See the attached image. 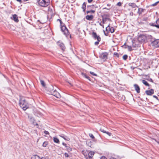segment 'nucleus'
<instances>
[{
	"label": "nucleus",
	"instance_id": "nucleus-1",
	"mask_svg": "<svg viewBox=\"0 0 159 159\" xmlns=\"http://www.w3.org/2000/svg\"><path fill=\"white\" fill-rule=\"evenodd\" d=\"M19 105L23 110L25 111L29 108L27 102L26 101L25 98L22 97L20 98L19 102Z\"/></svg>",
	"mask_w": 159,
	"mask_h": 159
},
{
	"label": "nucleus",
	"instance_id": "nucleus-2",
	"mask_svg": "<svg viewBox=\"0 0 159 159\" xmlns=\"http://www.w3.org/2000/svg\"><path fill=\"white\" fill-rule=\"evenodd\" d=\"M57 20L59 21L61 30V31L64 33V34L66 35V36L69 35V32L68 30L65 25V24L62 22L61 19H58Z\"/></svg>",
	"mask_w": 159,
	"mask_h": 159
},
{
	"label": "nucleus",
	"instance_id": "nucleus-3",
	"mask_svg": "<svg viewBox=\"0 0 159 159\" xmlns=\"http://www.w3.org/2000/svg\"><path fill=\"white\" fill-rule=\"evenodd\" d=\"M38 5L42 7H45L50 4V0H37Z\"/></svg>",
	"mask_w": 159,
	"mask_h": 159
},
{
	"label": "nucleus",
	"instance_id": "nucleus-4",
	"mask_svg": "<svg viewBox=\"0 0 159 159\" xmlns=\"http://www.w3.org/2000/svg\"><path fill=\"white\" fill-rule=\"evenodd\" d=\"M147 39V36L144 34H140L138 38V40L139 42H144Z\"/></svg>",
	"mask_w": 159,
	"mask_h": 159
},
{
	"label": "nucleus",
	"instance_id": "nucleus-5",
	"mask_svg": "<svg viewBox=\"0 0 159 159\" xmlns=\"http://www.w3.org/2000/svg\"><path fill=\"white\" fill-rule=\"evenodd\" d=\"M149 25L153 27H155L157 29H159V18L157 19L155 23H150Z\"/></svg>",
	"mask_w": 159,
	"mask_h": 159
},
{
	"label": "nucleus",
	"instance_id": "nucleus-6",
	"mask_svg": "<svg viewBox=\"0 0 159 159\" xmlns=\"http://www.w3.org/2000/svg\"><path fill=\"white\" fill-rule=\"evenodd\" d=\"M108 53L107 52H103L100 54L99 57L102 59L104 61L106 60L107 58V56Z\"/></svg>",
	"mask_w": 159,
	"mask_h": 159
},
{
	"label": "nucleus",
	"instance_id": "nucleus-7",
	"mask_svg": "<svg viewBox=\"0 0 159 159\" xmlns=\"http://www.w3.org/2000/svg\"><path fill=\"white\" fill-rule=\"evenodd\" d=\"M151 44L155 47H159V39H154V40L152 41Z\"/></svg>",
	"mask_w": 159,
	"mask_h": 159
},
{
	"label": "nucleus",
	"instance_id": "nucleus-8",
	"mask_svg": "<svg viewBox=\"0 0 159 159\" xmlns=\"http://www.w3.org/2000/svg\"><path fill=\"white\" fill-rule=\"evenodd\" d=\"M50 94L54 96L57 98H59L61 97L60 94L56 91V89L54 90L53 91H52L51 93Z\"/></svg>",
	"mask_w": 159,
	"mask_h": 159
},
{
	"label": "nucleus",
	"instance_id": "nucleus-9",
	"mask_svg": "<svg viewBox=\"0 0 159 159\" xmlns=\"http://www.w3.org/2000/svg\"><path fill=\"white\" fill-rule=\"evenodd\" d=\"M145 93L148 95H152L154 93V90L153 89H151L149 90L145 91Z\"/></svg>",
	"mask_w": 159,
	"mask_h": 159
},
{
	"label": "nucleus",
	"instance_id": "nucleus-10",
	"mask_svg": "<svg viewBox=\"0 0 159 159\" xmlns=\"http://www.w3.org/2000/svg\"><path fill=\"white\" fill-rule=\"evenodd\" d=\"M57 44L62 51H64L66 48L64 46V44L63 43H61L59 41H58L57 42Z\"/></svg>",
	"mask_w": 159,
	"mask_h": 159
},
{
	"label": "nucleus",
	"instance_id": "nucleus-11",
	"mask_svg": "<svg viewBox=\"0 0 159 159\" xmlns=\"http://www.w3.org/2000/svg\"><path fill=\"white\" fill-rule=\"evenodd\" d=\"M134 87L137 93H139L140 92V88L139 85L136 84H135L134 85Z\"/></svg>",
	"mask_w": 159,
	"mask_h": 159
},
{
	"label": "nucleus",
	"instance_id": "nucleus-12",
	"mask_svg": "<svg viewBox=\"0 0 159 159\" xmlns=\"http://www.w3.org/2000/svg\"><path fill=\"white\" fill-rule=\"evenodd\" d=\"M59 136L63 138L65 140L69 141L70 140V138L67 137L66 135H65L64 134H61L59 135Z\"/></svg>",
	"mask_w": 159,
	"mask_h": 159
},
{
	"label": "nucleus",
	"instance_id": "nucleus-13",
	"mask_svg": "<svg viewBox=\"0 0 159 159\" xmlns=\"http://www.w3.org/2000/svg\"><path fill=\"white\" fill-rule=\"evenodd\" d=\"M13 18H12L11 17L12 19L15 22H18L19 21V20L18 19V16L16 14H14L12 15Z\"/></svg>",
	"mask_w": 159,
	"mask_h": 159
},
{
	"label": "nucleus",
	"instance_id": "nucleus-14",
	"mask_svg": "<svg viewBox=\"0 0 159 159\" xmlns=\"http://www.w3.org/2000/svg\"><path fill=\"white\" fill-rule=\"evenodd\" d=\"M48 91L49 92L48 93L50 94L52 91H53L54 90L53 89V87L52 85H50L48 88Z\"/></svg>",
	"mask_w": 159,
	"mask_h": 159
},
{
	"label": "nucleus",
	"instance_id": "nucleus-15",
	"mask_svg": "<svg viewBox=\"0 0 159 159\" xmlns=\"http://www.w3.org/2000/svg\"><path fill=\"white\" fill-rule=\"evenodd\" d=\"M93 18V16L92 15H87L85 16V18L88 20L90 21L92 20Z\"/></svg>",
	"mask_w": 159,
	"mask_h": 159
},
{
	"label": "nucleus",
	"instance_id": "nucleus-16",
	"mask_svg": "<svg viewBox=\"0 0 159 159\" xmlns=\"http://www.w3.org/2000/svg\"><path fill=\"white\" fill-rule=\"evenodd\" d=\"M132 46L134 48L138 47L139 46V44L137 43L138 42L137 41L135 42L134 40H132Z\"/></svg>",
	"mask_w": 159,
	"mask_h": 159
},
{
	"label": "nucleus",
	"instance_id": "nucleus-17",
	"mask_svg": "<svg viewBox=\"0 0 159 159\" xmlns=\"http://www.w3.org/2000/svg\"><path fill=\"white\" fill-rule=\"evenodd\" d=\"M108 28H109V30L111 33H113L114 32L115 29L113 27H111V28H110L109 25L106 28V30H107V29Z\"/></svg>",
	"mask_w": 159,
	"mask_h": 159
},
{
	"label": "nucleus",
	"instance_id": "nucleus-18",
	"mask_svg": "<svg viewBox=\"0 0 159 159\" xmlns=\"http://www.w3.org/2000/svg\"><path fill=\"white\" fill-rule=\"evenodd\" d=\"M81 74L83 76V77L86 78L87 79H88L89 80L91 81V79L90 77L88 76L86 74L83 72H82Z\"/></svg>",
	"mask_w": 159,
	"mask_h": 159
},
{
	"label": "nucleus",
	"instance_id": "nucleus-19",
	"mask_svg": "<svg viewBox=\"0 0 159 159\" xmlns=\"http://www.w3.org/2000/svg\"><path fill=\"white\" fill-rule=\"evenodd\" d=\"M144 9L142 8H139L138 9L137 13L139 14V15H140L144 11Z\"/></svg>",
	"mask_w": 159,
	"mask_h": 159
},
{
	"label": "nucleus",
	"instance_id": "nucleus-20",
	"mask_svg": "<svg viewBox=\"0 0 159 159\" xmlns=\"http://www.w3.org/2000/svg\"><path fill=\"white\" fill-rule=\"evenodd\" d=\"M86 3L85 2H84L82 5L81 8L83 10V12H85V9H86Z\"/></svg>",
	"mask_w": 159,
	"mask_h": 159
},
{
	"label": "nucleus",
	"instance_id": "nucleus-21",
	"mask_svg": "<svg viewBox=\"0 0 159 159\" xmlns=\"http://www.w3.org/2000/svg\"><path fill=\"white\" fill-rule=\"evenodd\" d=\"M107 20H108L110 21H111V20L110 18L107 17L103 18L102 16V23L103 24H104L105 22H106Z\"/></svg>",
	"mask_w": 159,
	"mask_h": 159
},
{
	"label": "nucleus",
	"instance_id": "nucleus-22",
	"mask_svg": "<svg viewBox=\"0 0 159 159\" xmlns=\"http://www.w3.org/2000/svg\"><path fill=\"white\" fill-rule=\"evenodd\" d=\"M94 152L92 151H90L88 153L89 157V158H92L93 155H94Z\"/></svg>",
	"mask_w": 159,
	"mask_h": 159
},
{
	"label": "nucleus",
	"instance_id": "nucleus-23",
	"mask_svg": "<svg viewBox=\"0 0 159 159\" xmlns=\"http://www.w3.org/2000/svg\"><path fill=\"white\" fill-rule=\"evenodd\" d=\"M92 37L94 39H95L96 37H97V36H98L97 34V33L93 31L92 32Z\"/></svg>",
	"mask_w": 159,
	"mask_h": 159
},
{
	"label": "nucleus",
	"instance_id": "nucleus-24",
	"mask_svg": "<svg viewBox=\"0 0 159 159\" xmlns=\"http://www.w3.org/2000/svg\"><path fill=\"white\" fill-rule=\"evenodd\" d=\"M128 5L129 6L131 7L132 8L138 7V6L136 5V4L134 3H129Z\"/></svg>",
	"mask_w": 159,
	"mask_h": 159
},
{
	"label": "nucleus",
	"instance_id": "nucleus-25",
	"mask_svg": "<svg viewBox=\"0 0 159 159\" xmlns=\"http://www.w3.org/2000/svg\"><path fill=\"white\" fill-rule=\"evenodd\" d=\"M54 142L57 143H60V141L59 139L57 137H54L53 139Z\"/></svg>",
	"mask_w": 159,
	"mask_h": 159
},
{
	"label": "nucleus",
	"instance_id": "nucleus-26",
	"mask_svg": "<svg viewBox=\"0 0 159 159\" xmlns=\"http://www.w3.org/2000/svg\"><path fill=\"white\" fill-rule=\"evenodd\" d=\"M142 83L146 86H149L150 84L147 82L145 80H142Z\"/></svg>",
	"mask_w": 159,
	"mask_h": 159
},
{
	"label": "nucleus",
	"instance_id": "nucleus-27",
	"mask_svg": "<svg viewBox=\"0 0 159 159\" xmlns=\"http://www.w3.org/2000/svg\"><path fill=\"white\" fill-rule=\"evenodd\" d=\"M89 135L91 138L93 139V141L96 142V139H95L94 136L92 134L90 133L89 134Z\"/></svg>",
	"mask_w": 159,
	"mask_h": 159
},
{
	"label": "nucleus",
	"instance_id": "nucleus-28",
	"mask_svg": "<svg viewBox=\"0 0 159 159\" xmlns=\"http://www.w3.org/2000/svg\"><path fill=\"white\" fill-rule=\"evenodd\" d=\"M31 159H41V158L37 155H34L32 157Z\"/></svg>",
	"mask_w": 159,
	"mask_h": 159
},
{
	"label": "nucleus",
	"instance_id": "nucleus-29",
	"mask_svg": "<svg viewBox=\"0 0 159 159\" xmlns=\"http://www.w3.org/2000/svg\"><path fill=\"white\" fill-rule=\"evenodd\" d=\"M147 36V38H148L149 39H151V40H150V41L152 42V41H153L154 40V39L153 38V37L151 35H146Z\"/></svg>",
	"mask_w": 159,
	"mask_h": 159
},
{
	"label": "nucleus",
	"instance_id": "nucleus-30",
	"mask_svg": "<svg viewBox=\"0 0 159 159\" xmlns=\"http://www.w3.org/2000/svg\"><path fill=\"white\" fill-rule=\"evenodd\" d=\"M66 148L68 152H70L72 150V149L68 146H67Z\"/></svg>",
	"mask_w": 159,
	"mask_h": 159
},
{
	"label": "nucleus",
	"instance_id": "nucleus-31",
	"mask_svg": "<svg viewBox=\"0 0 159 159\" xmlns=\"http://www.w3.org/2000/svg\"><path fill=\"white\" fill-rule=\"evenodd\" d=\"M48 144V142L47 141H44L43 144V146L44 147H46Z\"/></svg>",
	"mask_w": 159,
	"mask_h": 159
},
{
	"label": "nucleus",
	"instance_id": "nucleus-32",
	"mask_svg": "<svg viewBox=\"0 0 159 159\" xmlns=\"http://www.w3.org/2000/svg\"><path fill=\"white\" fill-rule=\"evenodd\" d=\"M40 83H41V85H42L44 87H45V86H46L45 84V83L43 80H40Z\"/></svg>",
	"mask_w": 159,
	"mask_h": 159
},
{
	"label": "nucleus",
	"instance_id": "nucleus-33",
	"mask_svg": "<svg viewBox=\"0 0 159 159\" xmlns=\"http://www.w3.org/2000/svg\"><path fill=\"white\" fill-rule=\"evenodd\" d=\"M128 56L127 55L125 54L123 57V58L124 60H126L128 58Z\"/></svg>",
	"mask_w": 159,
	"mask_h": 159
},
{
	"label": "nucleus",
	"instance_id": "nucleus-34",
	"mask_svg": "<svg viewBox=\"0 0 159 159\" xmlns=\"http://www.w3.org/2000/svg\"><path fill=\"white\" fill-rule=\"evenodd\" d=\"M95 12V11L93 10H90V11H88L86 12L87 14H88L90 12L94 13Z\"/></svg>",
	"mask_w": 159,
	"mask_h": 159
},
{
	"label": "nucleus",
	"instance_id": "nucleus-35",
	"mask_svg": "<svg viewBox=\"0 0 159 159\" xmlns=\"http://www.w3.org/2000/svg\"><path fill=\"white\" fill-rule=\"evenodd\" d=\"M97 39V41H100L101 40V38L99 35L97 36V37H96L95 39Z\"/></svg>",
	"mask_w": 159,
	"mask_h": 159
},
{
	"label": "nucleus",
	"instance_id": "nucleus-36",
	"mask_svg": "<svg viewBox=\"0 0 159 159\" xmlns=\"http://www.w3.org/2000/svg\"><path fill=\"white\" fill-rule=\"evenodd\" d=\"M159 1H157L155 3H154V4H153L151 5V6H155L157 5V4L159 3Z\"/></svg>",
	"mask_w": 159,
	"mask_h": 159
},
{
	"label": "nucleus",
	"instance_id": "nucleus-37",
	"mask_svg": "<svg viewBox=\"0 0 159 159\" xmlns=\"http://www.w3.org/2000/svg\"><path fill=\"white\" fill-rule=\"evenodd\" d=\"M129 51H131L132 50V49L131 46H127V48Z\"/></svg>",
	"mask_w": 159,
	"mask_h": 159
},
{
	"label": "nucleus",
	"instance_id": "nucleus-38",
	"mask_svg": "<svg viewBox=\"0 0 159 159\" xmlns=\"http://www.w3.org/2000/svg\"><path fill=\"white\" fill-rule=\"evenodd\" d=\"M41 159H50L48 156H44L41 158Z\"/></svg>",
	"mask_w": 159,
	"mask_h": 159
},
{
	"label": "nucleus",
	"instance_id": "nucleus-39",
	"mask_svg": "<svg viewBox=\"0 0 159 159\" xmlns=\"http://www.w3.org/2000/svg\"><path fill=\"white\" fill-rule=\"evenodd\" d=\"M90 74L94 76H97V75L93 72L90 71Z\"/></svg>",
	"mask_w": 159,
	"mask_h": 159
},
{
	"label": "nucleus",
	"instance_id": "nucleus-40",
	"mask_svg": "<svg viewBox=\"0 0 159 159\" xmlns=\"http://www.w3.org/2000/svg\"><path fill=\"white\" fill-rule=\"evenodd\" d=\"M114 55L116 56L117 57H119V54L117 52H114Z\"/></svg>",
	"mask_w": 159,
	"mask_h": 159
},
{
	"label": "nucleus",
	"instance_id": "nucleus-41",
	"mask_svg": "<svg viewBox=\"0 0 159 159\" xmlns=\"http://www.w3.org/2000/svg\"><path fill=\"white\" fill-rule=\"evenodd\" d=\"M100 131H101V132H103V133H106V131L104 130L103 129H100Z\"/></svg>",
	"mask_w": 159,
	"mask_h": 159
},
{
	"label": "nucleus",
	"instance_id": "nucleus-42",
	"mask_svg": "<svg viewBox=\"0 0 159 159\" xmlns=\"http://www.w3.org/2000/svg\"><path fill=\"white\" fill-rule=\"evenodd\" d=\"M44 133L45 134L47 135L49 134V132L48 131H47L46 130H45L44 131Z\"/></svg>",
	"mask_w": 159,
	"mask_h": 159
},
{
	"label": "nucleus",
	"instance_id": "nucleus-43",
	"mask_svg": "<svg viewBox=\"0 0 159 159\" xmlns=\"http://www.w3.org/2000/svg\"><path fill=\"white\" fill-rule=\"evenodd\" d=\"M122 4V3H121L120 2H119L117 4V5L118 6H121Z\"/></svg>",
	"mask_w": 159,
	"mask_h": 159
},
{
	"label": "nucleus",
	"instance_id": "nucleus-44",
	"mask_svg": "<svg viewBox=\"0 0 159 159\" xmlns=\"http://www.w3.org/2000/svg\"><path fill=\"white\" fill-rule=\"evenodd\" d=\"M99 42L100 41H97L95 42L94 43V44L96 46H97L99 44Z\"/></svg>",
	"mask_w": 159,
	"mask_h": 159
},
{
	"label": "nucleus",
	"instance_id": "nucleus-45",
	"mask_svg": "<svg viewBox=\"0 0 159 159\" xmlns=\"http://www.w3.org/2000/svg\"><path fill=\"white\" fill-rule=\"evenodd\" d=\"M105 133L107 134H108L109 136H110L111 135V133L110 132H107L106 133Z\"/></svg>",
	"mask_w": 159,
	"mask_h": 159
},
{
	"label": "nucleus",
	"instance_id": "nucleus-46",
	"mask_svg": "<svg viewBox=\"0 0 159 159\" xmlns=\"http://www.w3.org/2000/svg\"><path fill=\"white\" fill-rule=\"evenodd\" d=\"M82 153L84 155V156H86V154H87L86 152L85 151H82Z\"/></svg>",
	"mask_w": 159,
	"mask_h": 159
},
{
	"label": "nucleus",
	"instance_id": "nucleus-47",
	"mask_svg": "<svg viewBox=\"0 0 159 159\" xmlns=\"http://www.w3.org/2000/svg\"><path fill=\"white\" fill-rule=\"evenodd\" d=\"M64 155H65V157H69V155L67 153H65V154H64Z\"/></svg>",
	"mask_w": 159,
	"mask_h": 159
},
{
	"label": "nucleus",
	"instance_id": "nucleus-48",
	"mask_svg": "<svg viewBox=\"0 0 159 159\" xmlns=\"http://www.w3.org/2000/svg\"><path fill=\"white\" fill-rule=\"evenodd\" d=\"M93 6L89 5L87 6V7L88 9L90 7L91 8H92Z\"/></svg>",
	"mask_w": 159,
	"mask_h": 159
},
{
	"label": "nucleus",
	"instance_id": "nucleus-49",
	"mask_svg": "<svg viewBox=\"0 0 159 159\" xmlns=\"http://www.w3.org/2000/svg\"><path fill=\"white\" fill-rule=\"evenodd\" d=\"M85 158L86 159H89V156H88L87 154L86 155V156H85Z\"/></svg>",
	"mask_w": 159,
	"mask_h": 159
},
{
	"label": "nucleus",
	"instance_id": "nucleus-50",
	"mask_svg": "<svg viewBox=\"0 0 159 159\" xmlns=\"http://www.w3.org/2000/svg\"><path fill=\"white\" fill-rule=\"evenodd\" d=\"M153 97L154 98H155L156 99H157V100H159V99H158V98L157 96H156V95H153Z\"/></svg>",
	"mask_w": 159,
	"mask_h": 159
},
{
	"label": "nucleus",
	"instance_id": "nucleus-51",
	"mask_svg": "<svg viewBox=\"0 0 159 159\" xmlns=\"http://www.w3.org/2000/svg\"><path fill=\"white\" fill-rule=\"evenodd\" d=\"M148 18H143V20L144 21H146L147 20Z\"/></svg>",
	"mask_w": 159,
	"mask_h": 159
},
{
	"label": "nucleus",
	"instance_id": "nucleus-52",
	"mask_svg": "<svg viewBox=\"0 0 159 159\" xmlns=\"http://www.w3.org/2000/svg\"><path fill=\"white\" fill-rule=\"evenodd\" d=\"M62 144L64 146L66 147V146H67V145H66V143H64V142H63V143H62Z\"/></svg>",
	"mask_w": 159,
	"mask_h": 159
},
{
	"label": "nucleus",
	"instance_id": "nucleus-53",
	"mask_svg": "<svg viewBox=\"0 0 159 159\" xmlns=\"http://www.w3.org/2000/svg\"><path fill=\"white\" fill-rule=\"evenodd\" d=\"M30 121L33 122L34 120V118L32 117H31L30 118Z\"/></svg>",
	"mask_w": 159,
	"mask_h": 159
},
{
	"label": "nucleus",
	"instance_id": "nucleus-54",
	"mask_svg": "<svg viewBox=\"0 0 159 159\" xmlns=\"http://www.w3.org/2000/svg\"><path fill=\"white\" fill-rule=\"evenodd\" d=\"M100 159H107V158L105 157H102Z\"/></svg>",
	"mask_w": 159,
	"mask_h": 159
},
{
	"label": "nucleus",
	"instance_id": "nucleus-55",
	"mask_svg": "<svg viewBox=\"0 0 159 159\" xmlns=\"http://www.w3.org/2000/svg\"><path fill=\"white\" fill-rule=\"evenodd\" d=\"M148 80L150 81H151L152 82H153V81L152 80L151 78H150Z\"/></svg>",
	"mask_w": 159,
	"mask_h": 159
},
{
	"label": "nucleus",
	"instance_id": "nucleus-56",
	"mask_svg": "<svg viewBox=\"0 0 159 159\" xmlns=\"http://www.w3.org/2000/svg\"><path fill=\"white\" fill-rule=\"evenodd\" d=\"M93 0H88L89 3H91L93 1Z\"/></svg>",
	"mask_w": 159,
	"mask_h": 159
},
{
	"label": "nucleus",
	"instance_id": "nucleus-57",
	"mask_svg": "<svg viewBox=\"0 0 159 159\" xmlns=\"http://www.w3.org/2000/svg\"><path fill=\"white\" fill-rule=\"evenodd\" d=\"M104 34L106 35V36H107L108 35V33H106L105 32V31H104Z\"/></svg>",
	"mask_w": 159,
	"mask_h": 159
},
{
	"label": "nucleus",
	"instance_id": "nucleus-58",
	"mask_svg": "<svg viewBox=\"0 0 159 159\" xmlns=\"http://www.w3.org/2000/svg\"><path fill=\"white\" fill-rule=\"evenodd\" d=\"M17 1L19 2L20 3L22 2L21 0H16Z\"/></svg>",
	"mask_w": 159,
	"mask_h": 159
},
{
	"label": "nucleus",
	"instance_id": "nucleus-59",
	"mask_svg": "<svg viewBox=\"0 0 159 159\" xmlns=\"http://www.w3.org/2000/svg\"><path fill=\"white\" fill-rule=\"evenodd\" d=\"M127 46L128 45H126L125 47H123L124 48H127Z\"/></svg>",
	"mask_w": 159,
	"mask_h": 159
},
{
	"label": "nucleus",
	"instance_id": "nucleus-60",
	"mask_svg": "<svg viewBox=\"0 0 159 159\" xmlns=\"http://www.w3.org/2000/svg\"><path fill=\"white\" fill-rule=\"evenodd\" d=\"M110 159H116L115 158H114L113 157H111Z\"/></svg>",
	"mask_w": 159,
	"mask_h": 159
},
{
	"label": "nucleus",
	"instance_id": "nucleus-61",
	"mask_svg": "<svg viewBox=\"0 0 159 159\" xmlns=\"http://www.w3.org/2000/svg\"><path fill=\"white\" fill-rule=\"evenodd\" d=\"M126 45V43H125L124 45L122 46V47H125V46Z\"/></svg>",
	"mask_w": 159,
	"mask_h": 159
},
{
	"label": "nucleus",
	"instance_id": "nucleus-62",
	"mask_svg": "<svg viewBox=\"0 0 159 159\" xmlns=\"http://www.w3.org/2000/svg\"><path fill=\"white\" fill-rule=\"evenodd\" d=\"M109 16V14H107V15H105V16H107V17Z\"/></svg>",
	"mask_w": 159,
	"mask_h": 159
},
{
	"label": "nucleus",
	"instance_id": "nucleus-63",
	"mask_svg": "<svg viewBox=\"0 0 159 159\" xmlns=\"http://www.w3.org/2000/svg\"><path fill=\"white\" fill-rule=\"evenodd\" d=\"M91 144H90L89 143H88V146H89L90 147L91 146Z\"/></svg>",
	"mask_w": 159,
	"mask_h": 159
},
{
	"label": "nucleus",
	"instance_id": "nucleus-64",
	"mask_svg": "<svg viewBox=\"0 0 159 159\" xmlns=\"http://www.w3.org/2000/svg\"><path fill=\"white\" fill-rule=\"evenodd\" d=\"M155 140L156 141V142H157L159 144V141H156V139H155Z\"/></svg>",
	"mask_w": 159,
	"mask_h": 159
}]
</instances>
